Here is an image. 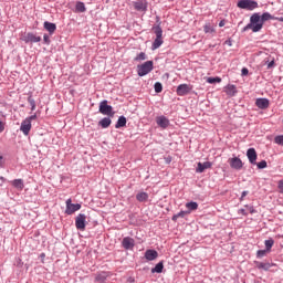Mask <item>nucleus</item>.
I'll use <instances>...</instances> for the list:
<instances>
[{"label":"nucleus","mask_w":283,"mask_h":283,"mask_svg":"<svg viewBox=\"0 0 283 283\" xmlns=\"http://www.w3.org/2000/svg\"><path fill=\"white\" fill-rule=\"evenodd\" d=\"M266 21H275V17L269 12H264L262 15H260V13H253L250 17V23L242 29V32H248V30H252V32H260V30L264 28V23H266Z\"/></svg>","instance_id":"f257e3e1"},{"label":"nucleus","mask_w":283,"mask_h":283,"mask_svg":"<svg viewBox=\"0 0 283 283\" xmlns=\"http://www.w3.org/2000/svg\"><path fill=\"white\" fill-rule=\"evenodd\" d=\"M153 32L156 34V39L151 44V50H158V48L165 43V41H163V28L160 24L153 27Z\"/></svg>","instance_id":"f03ea898"},{"label":"nucleus","mask_w":283,"mask_h":283,"mask_svg":"<svg viewBox=\"0 0 283 283\" xmlns=\"http://www.w3.org/2000/svg\"><path fill=\"white\" fill-rule=\"evenodd\" d=\"M154 70V61H146L143 64L137 65L138 76H147L149 72Z\"/></svg>","instance_id":"7ed1b4c3"},{"label":"nucleus","mask_w":283,"mask_h":283,"mask_svg":"<svg viewBox=\"0 0 283 283\" xmlns=\"http://www.w3.org/2000/svg\"><path fill=\"white\" fill-rule=\"evenodd\" d=\"M99 114H103V116H111L114 117V107L112 105L107 104V99H103L99 103V108H98Z\"/></svg>","instance_id":"20e7f679"},{"label":"nucleus","mask_w":283,"mask_h":283,"mask_svg":"<svg viewBox=\"0 0 283 283\" xmlns=\"http://www.w3.org/2000/svg\"><path fill=\"white\" fill-rule=\"evenodd\" d=\"M238 8H240L241 10H255V8H258V1L254 0H240L237 3Z\"/></svg>","instance_id":"39448f33"},{"label":"nucleus","mask_w":283,"mask_h":283,"mask_svg":"<svg viewBox=\"0 0 283 283\" xmlns=\"http://www.w3.org/2000/svg\"><path fill=\"white\" fill-rule=\"evenodd\" d=\"M86 226H87V216H85L84 213H80L75 218V227L77 231H85Z\"/></svg>","instance_id":"423d86ee"},{"label":"nucleus","mask_w":283,"mask_h":283,"mask_svg":"<svg viewBox=\"0 0 283 283\" xmlns=\"http://www.w3.org/2000/svg\"><path fill=\"white\" fill-rule=\"evenodd\" d=\"M76 211H81V203H72V199H67L65 209L66 216H72L76 213Z\"/></svg>","instance_id":"0eeeda50"},{"label":"nucleus","mask_w":283,"mask_h":283,"mask_svg":"<svg viewBox=\"0 0 283 283\" xmlns=\"http://www.w3.org/2000/svg\"><path fill=\"white\" fill-rule=\"evenodd\" d=\"M231 169H235L237 171H240V169H242L243 164H242V159H240L239 157H232L228 160Z\"/></svg>","instance_id":"6e6552de"},{"label":"nucleus","mask_w":283,"mask_h":283,"mask_svg":"<svg viewBox=\"0 0 283 283\" xmlns=\"http://www.w3.org/2000/svg\"><path fill=\"white\" fill-rule=\"evenodd\" d=\"M122 247L123 249H126V251H129L130 249H134V247H136V241L134 240V238L125 237L122 240Z\"/></svg>","instance_id":"1a4fd4ad"},{"label":"nucleus","mask_w":283,"mask_h":283,"mask_svg":"<svg viewBox=\"0 0 283 283\" xmlns=\"http://www.w3.org/2000/svg\"><path fill=\"white\" fill-rule=\"evenodd\" d=\"M30 129H32V123H30L29 119L22 120L20 132H22L24 136H30Z\"/></svg>","instance_id":"9d476101"},{"label":"nucleus","mask_w":283,"mask_h":283,"mask_svg":"<svg viewBox=\"0 0 283 283\" xmlns=\"http://www.w3.org/2000/svg\"><path fill=\"white\" fill-rule=\"evenodd\" d=\"M255 105L259 107V109H269V105H271V102L269 101V98L259 97L255 99Z\"/></svg>","instance_id":"9b49d317"},{"label":"nucleus","mask_w":283,"mask_h":283,"mask_svg":"<svg viewBox=\"0 0 283 283\" xmlns=\"http://www.w3.org/2000/svg\"><path fill=\"white\" fill-rule=\"evenodd\" d=\"M156 123L158 127H161V129H167V127L170 125L169 118H167L165 115L156 117Z\"/></svg>","instance_id":"f8f14e48"},{"label":"nucleus","mask_w":283,"mask_h":283,"mask_svg":"<svg viewBox=\"0 0 283 283\" xmlns=\"http://www.w3.org/2000/svg\"><path fill=\"white\" fill-rule=\"evenodd\" d=\"M247 156L251 165H258V153L255 151V148H249L247 150Z\"/></svg>","instance_id":"ddd939ff"},{"label":"nucleus","mask_w":283,"mask_h":283,"mask_svg":"<svg viewBox=\"0 0 283 283\" xmlns=\"http://www.w3.org/2000/svg\"><path fill=\"white\" fill-rule=\"evenodd\" d=\"M191 92V87L188 84H180L177 86L178 96H187Z\"/></svg>","instance_id":"4468645a"},{"label":"nucleus","mask_w":283,"mask_h":283,"mask_svg":"<svg viewBox=\"0 0 283 283\" xmlns=\"http://www.w3.org/2000/svg\"><path fill=\"white\" fill-rule=\"evenodd\" d=\"M134 8L138 12H147V1L145 0H139L134 2Z\"/></svg>","instance_id":"2eb2a0df"},{"label":"nucleus","mask_w":283,"mask_h":283,"mask_svg":"<svg viewBox=\"0 0 283 283\" xmlns=\"http://www.w3.org/2000/svg\"><path fill=\"white\" fill-rule=\"evenodd\" d=\"M24 41H25L27 43H40L41 36L36 35V34L32 33V32H29V33L25 35Z\"/></svg>","instance_id":"dca6fc26"},{"label":"nucleus","mask_w":283,"mask_h":283,"mask_svg":"<svg viewBox=\"0 0 283 283\" xmlns=\"http://www.w3.org/2000/svg\"><path fill=\"white\" fill-rule=\"evenodd\" d=\"M211 161L198 163L196 171L197 174H203L206 169H211Z\"/></svg>","instance_id":"f3484780"},{"label":"nucleus","mask_w":283,"mask_h":283,"mask_svg":"<svg viewBox=\"0 0 283 283\" xmlns=\"http://www.w3.org/2000/svg\"><path fill=\"white\" fill-rule=\"evenodd\" d=\"M157 258H158V251H156V250H146L145 259L148 262H154V260H156Z\"/></svg>","instance_id":"a211bd4d"},{"label":"nucleus","mask_w":283,"mask_h":283,"mask_svg":"<svg viewBox=\"0 0 283 283\" xmlns=\"http://www.w3.org/2000/svg\"><path fill=\"white\" fill-rule=\"evenodd\" d=\"M254 264L259 269V271H269L271 266H273L270 262L254 261Z\"/></svg>","instance_id":"6ab92c4d"},{"label":"nucleus","mask_w":283,"mask_h":283,"mask_svg":"<svg viewBox=\"0 0 283 283\" xmlns=\"http://www.w3.org/2000/svg\"><path fill=\"white\" fill-rule=\"evenodd\" d=\"M226 94L227 96H230V97L235 96V94H238V87H235V85L233 84H228L226 86Z\"/></svg>","instance_id":"aec40b11"},{"label":"nucleus","mask_w":283,"mask_h":283,"mask_svg":"<svg viewBox=\"0 0 283 283\" xmlns=\"http://www.w3.org/2000/svg\"><path fill=\"white\" fill-rule=\"evenodd\" d=\"M44 30H48L49 34H54L56 32V24L45 21L43 24Z\"/></svg>","instance_id":"412c9836"},{"label":"nucleus","mask_w":283,"mask_h":283,"mask_svg":"<svg viewBox=\"0 0 283 283\" xmlns=\"http://www.w3.org/2000/svg\"><path fill=\"white\" fill-rule=\"evenodd\" d=\"M99 127H102V129H107V127H109V125H112V116L108 117H104L98 122Z\"/></svg>","instance_id":"4be33fe9"},{"label":"nucleus","mask_w":283,"mask_h":283,"mask_svg":"<svg viewBox=\"0 0 283 283\" xmlns=\"http://www.w3.org/2000/svg\"><path fill=\"white\" fill-rule=\"evenodd\" d=\"M107 277H109L107 272H99L95 276V282L105 283L107 282Z\"/></svg>","instance_id":"5701e85b"},{"label":"nucleus","mask_w":283,"mask_h":283,"mask_svg":"<svg viewBox=\"0 0 283 283\" xmlns=\"http://www.w3.org/2000/svg\"><path fill=\"white\" fill-rule=\"evenodd\" d=\"M127 125V117L119 116L117 123L115 124V129H120V127H125Z\"/></svg>","instance_id":"b1692460"},{"label":"nucleus","mask_w":283,"mask_h":283,"mask_svg":"<svg viewBox=\"0 0 283 283\" xmlns=\"http://www.w3.org/2000/svg\"><path fill=\"white\" fill-rule=\"evenodd\" d=\"M136 200H138V202H147V200H149V195L147 192H138L136 195Z\"/></svg>","instance_id":"393cba45"},{"label":"nucleus","mask_w":283,"mask_h":283,"mask_svg":"<svg viewBox=\"0 0 283 283\" xmlns=\"http://www.w3.org/2000/svg\"><path fill=\"white\" fill-rule=\"evenodd\" d=\"M12 186L15 188V189H20L23 190V188L25 187V185L23 184V179H14L12 181Z\"/></svg>","instance_id":"a878e982"},{"label":"nucleus","mask_w":283,"mask_h":283,"mask_svg":"<svg viewBox=\"0 0 283 283\" xmlns=\"http://www.w3.org/2000/svg\"><path fill=\"white\" fill-rule=\"evenodd\" d=\"M163 269H165V263L160 261L151 269V273H163Z\"/></svg>","instance_id":"bb28decb"},{"label":"nucleus","mask_w":283,"mask_h":283,"mask_svg":"<svg viewBox=\"0 0 283 283\" xmlns=\"http://www.w3.org/2000/svg\"><path fill=\"white\" fill-rule=\"evenodd\" d=\"M186 208L188 209L189 213H191V211H196L198 209V202L196 201L187 202Z\"/></svg>","instance_id":"cd10ccee"},{"label":"nucleus","mask_w":283,"mask_h":283,"mask_svg":"<svg viewBox=\"0 0 283 283\" xmlns=\"http://www.w3.org/2000/svg\"><path fill=\"white\" fill-rule=\"evenodd\" d=\"M187 214H189V211L181 210L177 214H174L171 220H172V222H176L178 220V218H185Z\"/></svg>","instance_id":"c85d7f7f"},{"label":"nucleus","mask_w":283,"mask_h":283,"mask_svg":"<svg viewBox=\"0 0 283 283\" xmlns=\"http://www.w3.org/2000/svg\"><path fill=\"white\" fill-rule=\"evenodd\" d=\"M75 10H76V12H85L87 10V8H85L84 2H77L75 4Z\"/></svg>","instance_id":"c756f323"},{"label":"nucleus","mask_w":283,"mask_h":283,"mask_svg":"<svg viewBox=\"0 0 283 283\" xmlns=\"http://www.w3.org/2000/svg\"><path fill=\"white\" fill-rule=\"evenodd\" d=\"M265 251H271L273 249V244H275V241L273 239L265 240Z\"/></svg>","instance_id":"7c9ffc66"},{"label":"nucleus","mask_w":283,"mask_h":283,"mask_svg":"<svg viewBox=\"0 0 283 283\" xmlns=\"http://www.w3.org/2000/svg\"><path fill=\"white\" fill-rule=\"evenodd\" d=\"M134 61H147V54L145 52H140L137 54V56L134 57Z\"/></svg>","instance_id":"2f4dec72"},{"label":"nucleus","mask_w":283,"mask_h":283,"mask_svg":"<svg viewBox=\"0 0 283 283\" xmlns=\"http://www.w3.org/2000/svg\"><path fill=\"white\" fill-rule=\"evenodd\" d=\"M28 103L29 105H31V112H34V109H36V101H34V97H32V95L28 97Z\"/></svg>","instance_id":"473e14b6"},{"label":"nucleus","mask_w":283,"mask_h":283,"mask_svg":"<svg viewBox=\"0 0 283 283\" xmlns=\"http://www.w3.org/2000/svg\"><path fill=\"white\" fill-rule=\"evenodd\" d=\"M207 83H210V85H213L216 83H222V78H220V77H208Z\"/></svg>","instance_id":"72a5a7b5"},{"label":"nucleus","mask_w":283,"mask_h":283,"mask_svg":"<svg viewBox=\"0 0 283 283\" xmlns=\"http://www.w3.org/2000/svg\"><path fill=\"white\" fill-rule=\"evenodd\" d=\"M203 31L206 32V34H213V32H216V29H213V27L206 24L203 27Z\"/></svg>","instance_id":"f704fd0d"},{"label":"nucleus","mask_w":283,"mask_h":283,"mask_svg":"<svg viewBox=\"0 0 283 283\" xmlns=\"http://www.w3.org/2000/svg\"><path fill=\"white\" fill-rule=\"evenodd\" d=\"M154 90H155L156 94H160V92H163V83L156 82L154 85Z\"/></svg>","instance_id":"c9c22d12"},{"label":"nucleus","mask_w":283,"mask_h":283,"mask_svg":"<svg viewBox=\"0 0 283 283\" xmlns=\"http://www.w3.org/2000/svg\"><path fill=\"white\" fill-rule=\"evenodd\" d=\"M268 253H269L268 250H258L256 252L258 260H262V258H264V255H266Z\"/></svg>","instance_id":"e433bc0d"},{"label":"nucleus","mask_w":283,"mask_h":283,"mask_svg":"<svg viewBox=\"0 0 283 283\" xmlns=\"http://www.w3.org/2000/svg\"><path fill=\"white\" fill-rule=\"evenodd\" d=\"M274 143L276 145H281V147H283V135H277L275 138H274Z\"/></svg>","instance_id":"4c0bfd02"},{"label":"nucleus","mask_w":283,"mask_h":283,"mask_svg":"<svg viewBox=\"0 0 283 283\" xmlns=\"http://www.w3.org/2000/svg\"><path fill=\"white\" fill-rule=\"evenodd\" d=\"M266 160H262L256 164L258 169H266Z\"/></svg>","instance_id":"58836bf2"},{"label":"nucleus","mask_w":283,"mask_h":283,"mask_svg":"<svg viewBox=\"0 0 283 283\" xmlns=\"http://www.w3.org/2000/svg\"><path fill=\"white\" fill-rule=\"evenodd\" d=\"M265 63L268 64V70H273V67H275V59H272L271 62L266 61Z\"/></svg>","instance_id":"ea45409f"},{"label":"nucleus","mask_w":283,"mask_h":283,"mask_svg":"<svg viewBox=\"0 0 283 283\" xmlns=\"http://www.w3.org/2000/svg\"><path fill=\"white\" fill-rule=\"evenodd\" d=\"M43 43L45 45H50V43H51L50 35H48V33H44V35H43Z\"/></svg>","instance_id":"a19ab883"},{"label":"nucleus","mask_w":283,"mask_h":283,"mask_svg":"<svg viewBox=\"0 0 283 283\" xmlns=\"http://www.w3.org/2000/svg\"><path fill=\"white\" fill-rule=\"evenodd\" d=\"M241 75H242V76H248V75H249V69L243 67V69L241 70Z\"/></svg>","instance_id":"79ce46f5"},{"label":"nucleus","mask_w":283,"mask_h":283,"mask_svg":"<svg viewBox=\"0 0 283 283\" xmlns=\"http://www.w3.org/2000/svg\"><path fill=\"white\" fill-rule=\"evenodd\" d=\"M25 120H29V123H32V120H36V114L27 117Z\"/></svg>","instance_id":"37998d69"},{"label":"nucleus","mask_w":283,"mask_h":283,"mask_svg":"<svg viewBox=\"0 0 283 283\" xmlns=\"http://www.w3.org/2000/svg\"><path fill=\"white\" fill-rule=\"evenodd\" d=\"M4 130H6V124L0 120V134H3Z\"/></svg>","instance_id":"c03bdc74"},{"label":"nucleus","mask_w":283,"mask_h":283,"mask_svg":"<svg viewBox=\"0 0 283 283\" xmlns=\"http://www.w3.org/2000/svg\"><path fill=\"white\" fill-rule=\"evenodd\" d=\"M245 208L249 210L250 213H255V208L253 206H245Z\"/></svg>","instance_id":"a18cd8bd"},{"label":"nucleus","mask_w":283,"mask_h":283,"mask_svg":"<svg viewBox=\"0 0 283 283\" xmlns=\"http://www.w3.org/2000/svg\"><path fill=\"white\" fill-rule=\"evenodd\" d=\"M247 196H249V190H245L241 193V198L240 200H244V198H247Z\"/></svg>","instance_id":"49530a36"},{"label":"nucleus","mask_w":283,"mask_h":283,"mask_svg":"<svg viewBox=\"0 0 283 283\" xmlns=\"http://www.w3.org/2000/svg\"><path fill=\"white\" fill-rule=\"evenodd\" d=\"M239 213H241L242 216H249L244 208L239 209Z\"/></svg>","instance_id":"de8ad7c7"},{"label":"nucleus","mask_w":283,"mask_h":283,"mask_svg":"<svg viewBox=\"0 0 283 283\" xmlns=\"http://www.w3.org/2000/svg\"><path fill=\"white\" fill-rule=\"evenodd\" d=\"M279 189L281 191V193H283V179L279 181Z\"/></svg>","instance_id":"09e8293b"},{"label":"nucleus","mask_w":283,"mask_h":283,"mask_svg":"<svg viewBox=\"0 0 283 283\" xmlns=\"http://www.w3.org/2000/svg\"><path fill=\"white\" fill-rule=\"evenodd\" d=\"M224 44L229 45V48H231V45H233V41H231V39L226 40Z\"/></svg>","instance_id":"8fccbe9b"},{"label":"nucleus","mask_w":283,"mask_h":283,"mask_svg":"<svg viewBox=\"0 0 283 283\" xmlns=\"http://www.w3.org/2000/svg\"><path fill=\"white\" fill-rule=\"evenodd\" d=\"M226 23H227V21L221 20V21L219 22V28H224Z\"/></svg>","instance_id":"3c124183"},{"label":"nucleus","mask_w":283,"mask_h":283,"mask_svg":"<svg viewBox=\"0 0 283 283\" xmlns=\"http://www.w3.org/2000/svg\"><path fill=\"white\" fill-rule=\"evenodd\" d=\"M274 21H281V22H282V21H283V18H282V17H281V18H275V17H274Z\"/></svg>","instance_id":"603ef678"},{"label":"nucleus","mask_w":283,"mask_h":283,"mask_svg":"<svg viewBox=\"0 0 283 283\" xmlns=\"http://www.w3.org/2000/svg\"><path fill=\"white\" fill-rule=\"evenodd\" d=\"M3 164V156L0 155V167Z\"/></svg>","instance_id":"864d4df0"},{"label":"nucleus","mask_w":283,"mask_h":283,"mask_svg":"<svg viewBox=\"0 0 283 283\" xmlns=\"http://www.w3.org/2000/svg\"><path fill=\"white\" fill-rule=\"evenodd\" d=\"M0 180H1L2 182H6V179H4L3 177H0Z\"/></svg>","instance_id":"5fc2aeb1"},{"label":"nucleus","mask_w":283,"mask_h":283,"mask_svg":"<svg viewBox=\"0 0 283 283\" xmlns=\"http://www.w3.org/2000/svg\"><path fill=\"white\" fill-rule=\"evenodd\" d=\"M41 258H45V253H42V254H41Z\"/></svg>","instance_id":"6e6d98bb"},{"label":"nucleus","mask_w":283,"mask_h":283,"mask_svg":"<svg viewBox=\"0 0 283 283\" xmlns=\"http://www.w3.org/2000/svg\"><path fill=\"white\" fill-rule=\"evenodd\" d=\"M166 163H171V159H167Z\"/></svg>","instance_id":"4d7b16f0"}]
</instances>
